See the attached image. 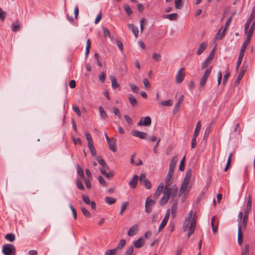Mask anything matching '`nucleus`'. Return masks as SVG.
I'll list each match as a JSON object with an SVG mask.
<instances>
[{
    "label": "nucleus",
    "instance_id": "obj_42",
    "mask_svg": "<svg viewBox=\"0 0 255 255\" xmlns=\"http://www.w3.org/2000/svg\"><path fill=\"white\" fill-rule=\"evenodd\" d=\"M99 109L101 117L103 119H106L107 117V115L104 109L102 107H100Z\"/></svg>",
    "mask_w": 255,
    "mask_h": 255
},
{
    "label": "nucleus",
    "instance_id": "obj_55",
    "mask_svg": "<svg viewBox=\"0 0 255 255\" xmlns=\"http://www.w3.org/2000/svg\"><path fill=\"white\" fill-rule=\"evenodd\" d=\"M211 124H210L205 129V133H204V138L205 137H208L209 136V133L211 131Z\"/></svg>",
    "mask_w": 255,
    "mask_h": 255
},
{
    "label": "nucleus",
    "instance_id": "obj_17",
    "mask_svg": "<svg viewBox=\"0 0 255 255\" xmlns=\"http://www.w3.org/2000/svg\"><path fill=\"white\" fill-rule=\"evenodd\" d=\"M189 181L184 180H183L181 186L179 190V193L178 195V197H180L185 191V189L187 188L188 184H189Z\"/></svg>",
    "mask_w": 255,
    "mask_h": 255
},
{
    "label": "nucleus",
    "instance_id": "obj_38",
    "mask_svg": "<svg viewBox=\"0 0 255 255\" xmlns=\"http://www.w3.org/2000/svg\"><path fill=\"white\" fill-rule=\"evenodd\" d=\"M232 156H233V153H231L230 154V155H229V156L228 157L226 165L225 168L224 169V171H227L228 170V169L229 168L230 166L231 162V158H232Z\"/></svg>",
    "mask_w": 255,
    "mask_h": 255
},
{
    "label": "nucleus",
    "instance_id": "obj_37",
    "mask_svg": "<svg viewBox=\"0 0 255 255\" xmlns=\"http://www.w3.org/2000/svg\"><path fill=\"white\" fill-rule=\"evenodd\" d=\"M5 238L7 240L11 242L15 240V237L13 234L8 233L5 235Z\"/></svg>",
    "mask_w": 255,
    "mask_h": 255
},
{
    "label": "nucleus",
    "instance_id": "obj_41",
    "mask_svg": "<svg viewBox=\"0 0 255 255\" xmlns=\"http://www.w3.org/2000/svg\"><path fill=\"white\" fill-rule=\"evenodd\" d=\"M88 147L90 150L91 154L93 156H96V151L95 147L93 145V143L88 144Z\"/></svg>",
    "mask_w": 255,
    "mask_h": 255
},
{
    "label": "nucleus",
    "instance_id": "obj_33",
    "mask_svg": "<svg viewBox=\"0 0 255 255\" xmlns=\"http://www.w3.org/2000/svg\"><path fill=\"white\" fill-rule=\"evenodd\" d=\"M128 98L130 102V104L132 106H135L137 104V100L133 96L129 95Z\"/></svg>",
    "mask_w": 255,
    "mask_h": 255
},
{
    "label": "nucleus",
    "instance_id": "obj_25",
    "mask_svg": "<svg viewBox=\"0 0 255 255\" xmlns=\"http://www.w3.org/2000/svg\"><path fill=\"white\" fill-rule=\"evenodd\" d=\"M138 231V226L136 225L132 226L128 230V235L130 236H133L135 235Z\"/></svg>",
    "mask_w": 255,
    "mask_h": 255
},
{
    "label": "nucleus",
    "instance_id": "obj_24",
    "mask_svg": "<svg viewBox=\"0 0 255 255\" xmlns=\"http://www.w3.org/2000/svg\"><path fill=\"white\" fill-rule=\"evenodd\" d=\"M20 29V24L18 20H16L11 24V30L13 32L19 31Z\"/></svg>",
    "mask_w": 255,
    "mask_h": 255
},
{
    "label": "nucleus",
    "instance_id": "obj_56",
    "mask_svg": "<svg viewBox=\"0 0 255 255\" xmlns=\"http://www.w3.org/2000/svg\"><path fill=\"white\" fill-rule=\"evenodd\" d=\"M129 86L131 88L133 92L137 93L138 92L139 89L138 87L133 84H129Z\"/></svg>",
    "mask_w": 255,
    "mask_h": 255
},
{
    "label": "nucleus",
    "instance_id": "obj_30",
    "mask_svg": "<svg viewBox=\"0 0 255 255\" xmlns=\"http://www.w3.org/2000/svg\"><path fill=\"white\" fill-rule=\"evenodd\" d=\"M249 212L250 211H245L244 216L243 217L242 224L244 228L247 227Z\"/></svg>",
    "mask_w": 255,
    "mask_h": 255
},
{
    "label": "nucleus",
    "instance_id": "obj_18",
    "mask_svg": "<svg viewBox=\"0 0 255 255\" xmlns=\"http://www.w3.org/2000/svg\"><path fill=\"white\" fill-rule=\"evenodd\" d=\"M128 27L132 31L134 36L137 38L139 32L138 28L133 24H128Z\"/></svg>",
    "mask_w": 255,
    "mask_h": 255
},
{
    "label": "nucleus",
    "instance_id": "obj_4",
    "mask_svg": "<svg viewBox=\"0 0 255 255\" xmlns=\"http://www.w3.org/2000/svg\"><path fill=\"white\" fill-rule=\"evenodd\" d=\"M165 190L169 195V197H172V199L171 200V202H173L174 201L176 200L175 198L177 196L178 191V188L176 185H173L171 187H170L169 186L167 189L165 188Z\"/></svg>",
    "mask_w": 255,
    "mask_h": 255
},
{
    "label": "nucleus",
    "instance_id": "obj_21",
    "mask_svg": "<svg viewBox=\"0 0 255 255\" xmlns=\"http://www.w3.org/2000/svg\"><path fill=\"white\" fill-rule=\"evenodd\" d=\"M169 197H169V195L168 194V193L165 190L164 193V195L162 196V197L161 198L160 201V205L163 206L165 204H166L169 199Z\"/></svg>",
    "mask_w": 255,
    "mask_h": 255
},
{
    "label": "nucleus",
    "instance_id": "obj_53",
    "mask_svg": "<svg viewBox=\"0 0 255 255\" xmlns=\"http://www.w3.org/2000/svg\"><path fill=\"white\" fill-rule=\"evenodd\" d=\"M6 12L2 10V9L0 7V19L2 21H3L6 17Z\"/></svg>",
    "mask_w": 255,
    "mask_h": 255
},
{
    "label": "nucleus",
    "instance_id": "obj_31",
    "mask_svg": "<svg viewBox=\"0 0 255 255\" xmlns=\"http://www.w3.org/2000/svg\"><path fill=\"white\" fill-rule=\"evenodd\" d=\"M77 171L79 176L81 177L82 179H85V175L82 168L80 167L79 164L76 165Z\"/></svg>",
    "mask_w": 255,
    "mask_h": 255
},
{
    "label": "nucleus",
    "instance_id": "obj_28",
    "mask_svg": "<svg viewBox=\"0 0 255 255\" xmlns=\"http://www.w3.org/2000/svg\"><path fill=\"white\" fill-rule=\"evenodd\" d=\"M110 79L112 82V86L114 89H117L120 86V85L118 83L116 77L114 75L110 76Z\"/></svg>",
    "mask_w": 255,
    "mask_h": 255
},
{
    "label": "nucleus",
    "instance_id": "obj_40",
    "mask_svg": "<svg viewBox=\"0 0 255 255\" xmlns=\"http://www.w3.org/2000/svg\"><path fill=\"white\" fill-rule=\"evenodd\" d=\"M76 185L78 188L80 190H83L85 189V187L83 185L81 180L79 178L76 180Z\"/></svg>",
    "mask_w": 255,
    "mask_h": 255
},
{
    "label": "nucleus",
    "instance_id": "obj_47",
    "mask_svg": "<svg viewBox=\"0 0 255 255\" xmlns=\"http://www.w3.org/2000/svg\"><path fill=\"white\" fill-rule=\"evenodd\" d=\"M190 219H186L183 224V228L184 232H186L188 228L189 225L190 224Z\"/></svg>",
    "mask_w": 255,
    "mask_h": 255
},
{
    "label": "nucleus",
    "instance_id": "obj_15",
    "mask_svg": "<svg viewBox=\"0 0 255 255\" xmlns=\"http://www.w3.org/2000/svg\"><path fill=\"white\" fill-rule=\"evenodd\" d=\"M164 188V185L163 183H161L159 186H158L156 190L155 191L154 194V198L155 199V200L157 199V198L159 197L163 189Z\"/></svg>",
    "mask_w": 255,
    "mask_h": 255
},
{
    "label": "nucleus",
    "instance_id": "obj_51",
    "mask_svg": "<svg viewBox=\"0 0 255 255\" xmlns=\"http://www.w3.org/2000/svg\"><path fill=\"white\" fill-rule=\"evenodd\" d=\"M82 199L84 201V202L86 204H90V203L91 202V201H90V199H89V197L86 195H82Z\"/></svg>",
    "mask_w": 255,
    "mask_h": 255
},
{
    "label": "nucleus",
    "instance_id": "obj_44",
    "mask_svg": "<svg viewBox=\"0 0 255 255\" xmlns=\"http://www.w3.org/2000/svg\"><path fill=\"white\" fill-rule=\"evenodd\" d=\"M124 9L125 10L127 14L130 15L132 13V10L128 4H125L124 6Z\"/></svg>",
    "mask_w": 255,
    "mask_h": 255
},
{
    "label": "nucleus",
    "instance_id": "obj_2",
    "mask_svg": "<svg viewBox=\"0 0 255 255\" xmlns=\"http://www.w3.org/2000/svg\"><path fill=\"white\" fill-rule=\"evenodd\" d=\"M250 42V41H248V39H247L244 42V43L243 44V45L242 46L240 53L239 54V57L238 59L236 67V71H238L239 70V67L242 63L243 58L244 57V54H245V52L246 51V49L247 46L248 45V44H249Z\"/></svg>",
    "mask_w": 255,
    "mask_h": 255
},
{
    "label": "nucleus",
    "instance_id": "obj_6",
    "mask_svg": "<svg viewBox=\"0 0 255 255\" xmlns=\"http://www.w3.org/2000/svg\"><path fill=\"white\" fill-rule=\"evenodd\" d=\"M155 201L151 199L149 197L146 198L145 204V211L147 213H150L152 211V208L154 206Z\"/></svg>",
    "mask_w": 255,
    "mask_h": 255
},
{
    "label": "nucleus",
    "instance_id": "obj_48",
    "mask_svg": "<svg viewBox=\"0 0 255 255\" xmlns=\"http://www.w3.org/2000/svg\"><path fill=\"white\" fill-rule=\"evenodd\" d=\"M230 73L229 71V68H228L227 72L224 76L223 81V85H226V84L228 81V78L230 76Z\"/></svg>",
    "mask_w": 255,
    "mask_h": 255
},
{
    "label": "nucleus",
    "instance_id": "obj_63",
    "mask_svg": "<svg viewBox=\"0 0 255 255\" xmlns=\"http://www.w3.org/2000/svg\"><path fill=\"white\" fill-rule=\"evenodd\" d=\"M160 55L158 53H153L152 54V58L156 61H159L160 60Z\"/></svg>",
    "mask_w": 255,
    "mask_h": 255
},
{
    "label": "nucleus",
    "instance_id": "obj_26",
    "mask_svg": "<svg viewBox=\"0 0 255 255\" xmlns=\"http://www.w3.org/2000/svg\"><path fill=\"white\" fill-rule=\"evenodd\" d=\"M184 95H181L180 96V98L179 99L177 103L175 105V107H174V108L173 110L174 113H176L178 111V110L179 109L180 106L181 104L182 103V102H183V101L184 100Z\"/></svg>",
    "mask_w": 255,
    "mask_h": 255
},
{
    "label": "nucleus",
    "instance_id": "obj_1",
    "mask_svg": "<svg viewBox=\"0 0 255 255\" xmlns=\"http://www.w3.org/2000/svg\"><path fill=\"white\" fill-rule=\"evenodd\" d=\"M176 165V160H174L173 158L170 161L169 171L165 181V189H167L172 184V177Z\"/></svg>",
    "mask_w": 255,
    "mask_h": 255
},
{
    "label": "nucleus",
    "instance_id": "obj_60",
    "mask_svg": "<svg viewBox=\"0 0 255 255\" xmlns=\"http://www.w3.org/2000/svg\"><path fill=\"white\" fill-rule=\"evenodd\" d=\"M116 41L117 45L118 46V47L119 48L120 50L121 51H123V49H124V47H123V44L122 42L119 39H117Z\"/></svg>",
    "mask_w": 255,
    "mask_h": 255
},
{
    "label": "nucleus",
    "instance_id": "obj_39",
    "mask_svg": "<svg viewBox=\"0 0 255 255\" xmlns=\"http://www.w3.org/2000/svg\"><path fill=\"white\" fill-rule=\"evenodd\" d=\"M183 6V0H175V7L176 9H181Z\"/></svg>",
    "mask_w": 255,
    "mask_h": 255
},
{
    "label": "nucleus",
    "instance_id": "obj_16",
    "mask_svg": "<svg viewBox=\"0 0 255 255\" xmlns=\"http://www.w3.org/2000/svg\"><path fill=\"white\" fill-rule=\"evenodd\" d=\"M208 43L206 42H202L199 44L198 49L197 51V54L200 55L201 54L204 50L207 48Z\"/></svg>",
    "mask_w": 255,
    "mask_h": 255
},
{
    "label": "nucleus",
    "instance_id": "obj_34",
    "mask_svg": "<svg viewBox=\"0 0 255 255\" xmlns=\"http://www.w3.org/2000/svg\"><path fill=\"white\" fill-rule=\"evenodd\" d=\"M105 201L106 202V203L111 205L114 204L116 202V199L107 196L105 199Z\"/></svg>",
    "mask_w": 255,
    "mask_h": 255
},
{
    "label": "nucleus",
    "instance_id": "obj_12",
    "mask_svg": "<svg viewBox=\"0 0 255 255\" xmlns=\"http://www.w3.org/2000/svg\"><path fill=\"white\" fill-rule=\"evenodd\" d=\"M131 134L135 137H138L140 139H145L147 134L145 132L138 131L137 130H132Z\"/></svg>",
    "mask_w": 255,
    "mask_h": 255
},
{
    "label": "nucleus",
    "instance_id": "obj_10",
    "mask_svg": "<svg viewBox=\"0 0 255 255\" xmlns=\"http://www.w3.org/2000/svg\"><path fill=\"white\" fill-rule=\"evenodd\" d=\"M151 118L149 116H147L145 118L142 117L140 119V120L138 122V126H148L151 125Z\"/></svg>",
    "mask_w": 255,
    "mask_h": 255
},
{
    "label": "nucleus",
    "instance_id": "obj_36",
    "mask_svg": "<svg viewBox=\"0 0 255 255\" xmlns=\"http://www.w3.org/2000/svg\"><path fill=\"white\" fill-rule=\"evenodd\" d=\"M201 125L200 122H198V123L197 124V125H196L195 131H194V136H198L199 133V131L201 129Z\"/></svg>",
    "mask_w": 255,
    "mask_h": 255
},
{
    "label": "nucleus",
    "instance_id": "obj_7",
    "mask_svg": "<svg viewBox=\"0 0 255 255\" xmlns=\"http://www.w3.org/2000/svg\"><path fill=\"white\" fill-rule=\"evenodd\" d=\"M197 216L194 214L190 225L188 233L187 234L188 238H189L191 235H192L195 231V226H196V219Z\"/></svg>",
    "mask_w": 255,
    "mask_h": 255
},
{
    "label": "nucleus",
    "instance_id": "obj_20",
    "mask_svg": "<svg viewBox=\"0 0 255 255\" xmlns=\"http://www.w3.org/2000/svg\"><path fill=\"white\" fill-rule=\"evenodd\" d=\"M108 144L109 146L110 149L113 152H116L117 150L116 146V143L115 141L112 139H109L107 141Z\"/></svg>",
    "mask_w": 255,
    "mask_h": 255
},
{
    "label": "nucleus",
    "instance_id": "obj_23",
    "mask_svg": "<svg viewBox=\"0 0 255 255\" xmlns=\"http://www.w3.org/2000/svg\"><path fill=\"white\" fill-rule=\"evenodd\" d=\"M144 244V240L143 238H140L137 240L133 242V245L135 248L138 249L141 248Z\"/></svg>",
    "mask_w": 255,
    "mask_h": 255
},
{
    "label": "nucleus",
    "instance_id": "obj_22",
    "mask_svg": "<svg viewBox=\"0 0 255 255\" xmlns=\"http://www.w3.org/2000/svg\"><path fill=\"white\" fill-rule=\"evenodd\" d=\"M238 244L240 246L242 245L243 242V235L242 232V226L241 225H239L238 228Z\"/></svg>",
    "mask_w": 255,
    "mask_h": 255
},
{
    "label": "nucleus",
    "instance_id": "obj_59",
    "mask_svg": "<svg viewBox=\"0 0 255 255\" xmlns=\"http://www.w3.org/2000/svg\"><path fill=\"white\" fill-rule=\"evenodd\" d=\"M143 83L146 89H149L150 87V85L148 80L147 78H144L143 79Z\"/></svg>",
    "mask_w": 255,
    "mask_h": 255
},
{
    "label": "nucleus",
    "instance_id": "obj_58",
    "mask_svg": "<svg viewBox=\"0 0 255 255\" xmlns=\"http://www.w3.org/2000/svg\"><path fill=\"white\" fill-rule=\"evenodd\" d=\"M206 83V82L203 79H201L200 81V85L199 87V90L200 91H202L204 89V87Z\"/></svg>",
    "mask_w": 255,
    "mask_h": 255
},
{
    "label": "nucleus",
    "instance_id": "obj_57",
    "mask_svg": "<svg viewBox=\"0 0 255 255\" xmlns=\"http://www.w3.org/2000/svg\"><path fill=\"white\" fill-rule=\"evenodd\" d=\"M103 31L104 35L105 37H110L111 36L110 31L107 28H106L105 27H103Z\"/></svg>",
    "mask_w": 255,
    "mask_h": 255
},
{
    "label": "nucleus",
    "instance_id": "obj_5",
    "mask_svg": "<svg viewBox=\"0 0 255 255\" xmlns=\"http://www.w3.org/2000/svg\"><path fill=\"white\" fill-rule=\"evenodd\" d=\"M139 181L140 184L143 185L146 189H150L151 188V183L146 179L145 173H142L140 174L139 177Z\"/></svg>",
    "mask_w": 255,
    "mask_h": 255
},
{
    "label": "nucleus",
    "instance_id": "obj_43",
    "mask_svg": "<svg viewBox=\"0 0 255 255\" xmlns=\"http://www.w3.org/2000/svg\"><path fill=\"white\" fill-rule=\"evenodd\" d=\"M126 244V241L125 239L121 240L119 244V245H118L116 249H117V250H122L124 248V247L125 246Z\"/></svg>",
    "mask_w": 255,
    "mask_h": 255
},
{
    "label": "nucleus",
    "instance_id": "obj_32",
    "mask_svg": "<svg viewBox=\"0 0 255 255\" xmlns=\"http://www.w3.org/2000/svg\"><path fill=\"white\" fill-rule=\"evenodd\" d=\"M252 209V195H249L247 204V208L245 211H251Z\"/></svg>",
    "mask_w": 255,
    "mask_h": 255
},
{
    "label": "nucleus",
    "instance_id": "obj_29",
    "mask_svg": "<svg viewBox=\"0 0 255 255\" xmlns=\"http://www.w3.org/2000/svg\"><path fill=\"white\" fill-rule=\"evenodd\" d=\"M232 20V17L231 16L228 18L227 22H226L225 25V28L222 32L221 38L224 37L225 33H226V30L228 29V27L229 26Z\"/></svg>",
    "mask_w": 255,
    "mask_h": 255
},
{
    "label": "nucleus",
    "instance_id": "obj_62",
    "mask_svg": "<svg viewBox=\"0 0 255 255\" xmlns=\"http://www.w3.org/2000/svg\"><path fill=\"white\" fill-rule=\"evenodd\" d=\"M85 136L88 140V144L93 143V140H92V137L91 136V134L89 132H86Z\"/></svg>",
    "mask_w": 255,
    "mask_h": 255
},
{
    "label": "nucleus",
    "instance_id": "obj_13",
    "mask_svg": "<svg viewBox=\"0 0 255 255\" xmlns=\"http://www.w3.org/2000/svg\"><path fill=\"white\" fill-rule=\"evenodd\" d=\"M172 206L171 207V216L173 219H174L176 216L177 210V203L178 200L176 199V200L172 202Z\"/></svg>",
    "mask_w": 255,
    "mask_h": 255
},
{
    "label": "nucleus",
    "instance_id": "obj_64",
    "mask_svg": "<svg viewBox=\"0 0 255 255\" xmlns=\"http://www.w3.org/2000/svg\"><path fill=\"white\" fill-rule=\"evenodd\" d=\"M113 112L115 114V115L117 116H118V117L120 119L121 117V115L120 114V112L119 111V110L116 108V107H114L113 108Z\"/></svg>",
    "mask_w": 255,
    "mask_h": 255
},
{
    "label": "nucleus",
    "instance_id": "obj_52",
    "mask_svg": "<svg viewBox=\"0 0 255 255\" xmlns=\"http://www.w3.org/2000/svg\"><path fill=\"white\" fill-rule=\"evenodd\" d=\"M191 175H192V170L191 169H190L188 170V171L186 174L184 180L190 181V178L191 177Z\"/></svg>",
    "mask_w": 255,
    "mask_h": 255
},
{
    "label": "nucleus",
    "instance_id": "obj_54",
    "mask_svg": "<svg viewBox=\"0 0 255 255\" xmlns=\"http://www.w3.org/2000/svg\"><path fill=\"white\" fill-rule=\"evenodd\" d=\"M106 74L104 72H102L101 74L99 76V79L102 83H104L106 80Z\"/></svg>",
    "mask_w": 255,
    "mask_h": 255
},
{
    "label": "nucleus",
    "instance_id": "obj_8",
    "mask_svg": "<svg viewBox=\"0 0 255 255\" xmlns=\"http://www.w3.org/2000/svg\"><path fill=\"white\" fill-rule=\"evenodd\" d=\"M255 17V7L253 8L249 18L248 19L246 23H245V30L246 33H247V31L249 28L251 22H252V21L254 19Z\"/></svg>",
    "mask_w": 255,
    "mask_h": 255
},
{
    "label": "nucleus",
    "instance_id": "obj_61",
    "mask_svg": "<svg viewBox=\"0 0 255 255\" xmlns=\"http://www.w3.org/2000/svg\"><path fill=\"white\" fill-rule=\"evenodd\" d=\"M133 251V247L130 246L126 252L125 255H131Z\"/></svg>",
    "mask_w": 255,
    "mask_h": 255
},
{
    "label": "nucleus",
    "instance_id": "obj_50",
    "mask_svg": "<svg viewBox=\"0 0 255 255\" xmlns=\"http://www.w3.org/2000/svg\"><path fill=\"white\" fill-rule=\"evenodd\" d=\"M185 161V156L183 157L181 161H180V166L179 167V170L183 171L184 170V164Z\"/></svg>",
    "mask_w": 255,
    "mask_h": 255
},
{
    "label": "nucleus",
    "instance_id": "obj_49",
    "mask_svg": "<svg viewBox=\"0 0 255 255\" xmlns=\"http://www.w3.org/2000/svg\"><path fill=\"white\" fill-rule=\"evenodd\" d=\"M117 252V249L108 250L106 252L105 255H115Z\"/></svg>",
    "mask_w": 255,
    "mask_h": 255
},
{
    "label": "nucleus",
    "instance_id": "obj_11",
    "mask_svg": "<svg viewBox=\"0 0 255 255\" xmlns=\"http://www.w3.org/2000/svg\"><path fill=\"white\" fill-rule=\"evenodd\" d=\"M185 70L184 68H181L177 72L176 75V81L178 84L181 83L185 77V74L182 73V71Z\"/></svg>",
    "mask_w": 255,
    "mask_h": 255
},
{
    "label": "nucleus",
    "instance_id": "obj_3",
    "mask_svg": "<svg viewBox=\"0 0 255 255\" xmlns=\"http://www.w3.org/2000/svg\"><path fill=\"white\" fill-rule=\"evenodd\" d=\"M2 253L4 255H15V248L12 244H4L2 247Z\"/></svg>",
    "mask_w": 255,
    "mask_h": 255
},
{
    "label": "nucleus",
    "instance_id": "obj_45",
    "mask_svg": "<svg viewBox=\"0 0 255 255\" xmlns=\"http://www.w3.org/2000/svg\"><path fill=\"white\" fill-rule=\"evenodd\" d=\"M81 211L83 215L86 217H90L91 215L90 212L87 210L85 207H81Z\"/></svg>",
    "mask_w": 255,
    "mask_h": 255
},
{
    "label": "nucleus",
    "instance_id": "obj_14",
    "mask_svg": "<svg viewBox=\"0 0 255 255\" xmlns=\"http://www.w3.org/2000/svg\"><path fill=\"white\" fill-rule=\"evenodd\" d=\"M246 71V69L245 68L244 65H243V66H242L241 72H240V73L238 76V78L236 80L235 86L239 85V84L240 82V81L241 80L243 77L244 76Z\"/></svg>",
    "mask_w": 255,
    "mask_h": 255
},
{
    "label": "nucleus",
    "instance_id": "obj_9",
    "mask_svg": "<svg viewBox=\"0 0 255 255\" xmlns=\"http://www.w3.org/2000/svg\"><path fill=\"white\" fill-rule=\"evenodd\" d=\"M214 55V49H213L211 52L209 56L206 59L205 61L202 63L201 65V69L203 70L204 69L207 68L211 61L212 60Z\"/></svg>",
    "mask_w": 255,
    "mask_h": 255
},
{
    "label": "nucleus",
    "instance_id": "obj_19",
    "mask_svg": "<svg viewBox=\"0 0 255 255\" xmlns=\"http://www.w3.org/2000/svg\"><path fill=\"white\" fill-rule=\"evenodd\" d=\"M138 179V176L137 175H134L133 178L129 182V186L132 188H135Z\"/></svg>",
    "mask_w": 255,
    "mask_h": 255
},
{
    "label": "nucleus",
    "instance_id": "obj_35",
    "mask_svg": "<svg viewBox=\"0 0 255 255\" xmlns=\"http://www.w3.org/2000/svg\"><path fill=\"white\" fill-rule=\"evenodd\" d=\"M96 159L97 161L99 162V163L103 167H107V164L106 163V162L104 161V160L103 159L102 156H98L96 157Z\"/></svg>",
    "mask_w": 255,
    "mask_h": 255
},
{
    "label": "nucleus",
    "instance_id": "obj_46",
    "mask_svg": "<svg viewBox=\"0 0 255 255\" xmlns=\"http://www.w3.org/2000/svg\"><path fill=\"white\" fill-rule=\"evenodd\" d=\"M160 104L163 106L169 107L172 105V102L171 100H168L167 101H162Z\"/></svg>",
    "mask_w": 255,
    "mask_h": 255
},
{
    "label": "nucleus",
    "instance_id": "obj_27",
    "mask_svg": "<svg viewBox=\"0 0 255 255\" xmlns=\"http://www.w3.org/2000/svg\"><path fill=\"white\" fill-rule=\"evenodd\" d=\"M163 18H167L170 20H175L178 17V15L176 13H173L168 14H164L162 15Z\"/></svg>",
    "mask_w": 255,
    "mask_h": 255
}]
</instances>
